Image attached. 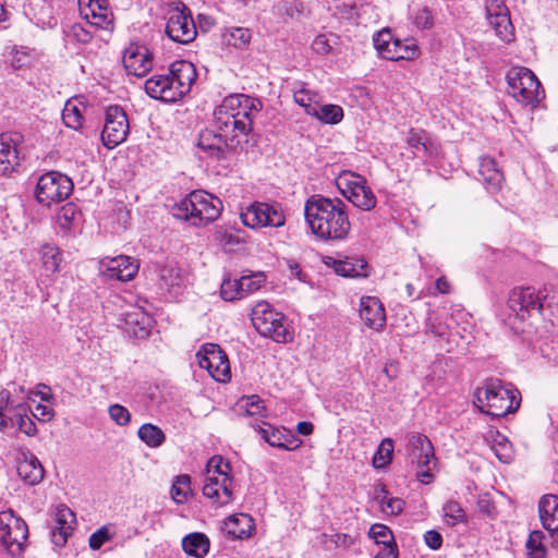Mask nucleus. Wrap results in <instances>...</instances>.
I'll return each mask as SVG.
<instances>
[{
  "instance_id": "f257e3e1",
  "label": "nucleus",
  "mask_w": 558,
  "mask_h": 558,
  "mask_svg": "<svg viewBox=\"0 0 558 558\" xmlns=\"http://www.w3.org/2000/svg\"><path fill=\"white\" fill-rule=\"evenodd\" d=\"M260 102L247 95L227 96L214 111L211 129L199 134L198 147L208 157L223 160L241 144L252 131L253 118L259 111Z\"/></svg>"
},
{
  "instance_id": "f03ea898",
  "label": "nucleus",
  "mask_w": 558,
  "mask_h": 558,
  "mask_svg": "<svg viewBox=\"0 0 558 558\" xmlns=\"http://www.w3.org/2000/svg\"><path fill=\"white\" fill-rule=\"evenodd\" d=\"M304 215L312 233L323 240H343L350 232L347 206L339 198L312 195L305 202Z\"/></svg>"
},
{
  "instance_id": "7ed1b4c3",
  "label": "nucleus",
  "mask_w": 558,
  "mask_h": 558,
  "mask_svg": "<svg viewBox=\"0 0 558 558\" xmlns=\"http://www.w3.org/2000/svg\"><path fill=\"white\" fill-rule=\"evenodd\" d=\"M195 65L187 60H177L167 74H157L145 82V92L154 99L175 102L191 92L196 81Z\"/></svg>"
},
{
  "instance_id": "20e7f679",
  "label": "nucleus",
  "mask_w": 558,
  "mask_h": 558,
  "mask_svg": "<svg viewBox=\"0 0 558 558\" xmlns=\"http://www.w3.org/2000/svg\"><path fill=\"white\" fill-rule=\"evenodd\" d=\"M520 392L510 383L499 378H488L474 392V405L493 417H504L520 407Z\"/></svg>"
},
{
  "instance_id": "39448f33",
  "label": "nucleus",
  "mask_w": 558,
  "mask_h": 558,
  "mask_svg": "<svg viewBox=\"0 0 558 558\" xmlns=\"http://www.w3.org/2000/svg\"><path fill=\"white\" fill-rule=\"evenodd\" d=\"M220 211V199L203 191L190 193L171 208L175 219L191 221L193 226L208 225L219 217Z\"/></svg>"
},
{
  "instance_id": "423d86ee",
  "label": "nucleus",
  "mask_w": 558,
  "mask_h": 558,
  "mask_svg": "<svg viewBox=\"0 0 558 558\" xmlns=\"http://www.w3.org/2000/svg\"><path fill=\"white\" fill-rule=\"evenodd\" d=\"M229 471V462L220 456L213 457L207 463L203 495L218 506L228 505L233 500V478Z\"/></svg>"
},
{
  "instance_id": "0eeeda50",
  "label": "nucleus",
  "mask_w": 558,
  "mask_h": 558,
  "mask_svg": "<svg viewBox=\"0 0 558 558\" xmlns=\"http://www.w3.org/2000/svg\"><path fill=\"white\" fill-rule=\"evenodd\" d=\"M251 320L256 331L278 343H288L293 340V332L289 329L286 316L275 311L267 302L257 303L251 312Z\"/></svg>"
},
{
  "instance_id": "6e6552de",
  "label": "nucleus",
  "mask_w": 558,
  "mask_h": 558,
  "mask_svg": "<svg viewBox=\"0 0 558 558\" xmlns=\"http://www.w3.org/2000/svg\"><path fill=\"white\" fill-rule=\"evenodd\" d=\"M508 93L518 102L536 108L545 98V92L536 75L527 68H513L507 74Z\"/></svg>"
},
{
  "instance_id": "1a4fd4ad",
  "label": "nucleus",
  "mask_w": 558,
  "mask_h": 558,
  "mask_svg": "<svg viewBox=\"0 0 558 558\" xmlns=\"http://www.w3.org/2000/svg\"><path fill=\"white\" fill-rule=\"evenodd\" d=\"M28 527L12 510L0 512V543L12 557H20L26 546Z\"/></svg>"
},
{
  "instance_id": "9d476101",
  "label": "nucleus",
  "mask_w": 558,
  "mask_h": 558,
  "mask_svg": "<svg viewBox=\"0 0 558 558\" xmlns=\"http://www.w3.org/2000/svg\"><path fill=\"white\" fill-rule=\"evenodd\" d=\"M73 181L59 171H49L39 177L35 190L36 199L46 206L68 198L73 191Z\"/></svg>"
},
{
  "instance_id": "9b49d317",
  "label": "nucleus",
  "mask_w": 558,
  "mask_h": 558,
  "mask_svg": "<svg viewBox=\"0 0 558 558\" xmlns=\"http://www.w3.org/2000/svg\"><path fill=\"white\" fill-rule=\"evenodd\" d=\"M166 34L174 43L186 45L197 36L191 10L179 2L168 10Z\"/></svg>"
},
{
  "instance_id": "f8f14e48",
  "label": "nucleus",
  "mask_w": 558,
  "mask_h": 558,
  "mask_svg": "<svg viewBox=\"0 0 558 558\" xmlns=\"http://www.w3.org/2000/svg\"><path fill=\"white\" fill-rule=\"evenodd\" d=\"M241 220L248 228H279L286 222V216L278 203L255 202L241 213Z\"/></svg>"
},
{
  "instance_id": "ddd939ff",
  "label": "nucleus",
  "mask_w": 558,
  "mask_h": 558,
  "mask_svg": "<svg viewBox=\"0 0 558 558\" xmlns=\"http://www.w3.org/2000/svg\"><path fill=\"white\" fill-rule=\"evenodd\" d=\"M546 296L532 287L514 288L508 298L509 308L521 320L532 316L534 313L542 314Z\"/></svg>"
},
{
  "instance_id": "4468645a",
  "label": "nucleus",
  "mask_w": 558,
  "mask_h": 558,
  "mask_svg": "<svg viewBox=\"0 0 558 558\" xmlns=\"http://www.w3.org/2000/svg\"><path fill=\"white\" fill-rule=\"evenodd\" d=\"M199 367L206 369L219 383L231 378L230 364L227 354L218 344L206 343L196 354Z\"/></svg>"
},
{
  "instance_id": "2eb2a0df",
  "label": "nucleus",
  "mask_w": 558,
  "mask_h": 558,
  "mask_svg": "<svg viewBox=\"0 0 558 558\" xmlns=\"http://www.w3.org/2000/svg\"><path fill=\"white\" fill-rule=\"evenodd\" d=\"M130 131L126 113L120 106H110L106 110L105 125L101 131L102 144L111 149L125 141Z\"/></svg>"
},
{
  "instance_id": "dca6fc26",
  "label": "nucleus",
  "mask_w": 558,
  "mask_h": 558,
  "mask_svg": "<svg viewBox=\"0 0 558 558\" xmlns=\"http://www.w3.org/2000/svg\"><path fill=\"white\" fill-rule=\"evenodd\" d=\"M138 268V262L126 255L105 257L100 260L101 274L106 280L130 281L135 277Z\"/></svg>"
},
{
  "instance_id": "f3484780",
  "label": "nucleus",
  "mask_w": 558,
  "mask_h": 558,
  "mask_svg": "<svg viewBox=\"0 0 558 558\" xmlns=\"http://www.w3.org/2000/svg\"><path fill=\"white\" fill-rule=\"evenodd\" d=\"M486 13L489 25L495 29L496 36L505 43L512 41L514 39V27L505 3L501 0L487 1Z\"/></svg>"
},
{
  "instance_id": "a211bd4d",
  "label": "nucleus",
  "mask_w": 558,
  "mask_h": 558,
  "mask_svg": "<svg viewBox=\"0 0 558 558\" xmlns=\"http://www.w3.org/2000/svg\"><path fill=\"white\" fill-rule=\"evenodd\" d=\"M153 53L144 45H131L123 53V65L129 74L145 76L153 69Z\"/></svg>"
},
{
  "instance_id": "6ab92c4d",
  "label": "nucleus",
  "mask_w": 558,
  "mask_h": 558,
  "mask_svg": "<svg viewBox=\"0 0 558 558\" xmlns=\"http://www.w3.org/2000/svg\"><path fill=\"white\" fill-rule=\"evenodd\" d=\"M351 177L353 180L348 181L347 189L342 191V194L357 208L373 209L377 201L371 187L366 185L365 179L354 173H351Z\"/></svg>"
},
{
  "instance_id": "aec40b11",
  "label": "nucleus",
  "mask_w": 558,
  "mask_h": 558,
  "mask_svg": "<svg viewBox=\"0 0 558 558\" xmlns=\"http://www.w3.org/2000/svg\"><path fill=\"white\" fill-rule=\"evenodd\" d=\"M407 451L412 464L417 466L435 464L434 447L425 435L412 434L409 438Z\"/></svg>"
},
{
  "instance_id": "412c9836",
  "label": "nucleus",
  "mask_w": 558,
  "mask_h": 558,
  "mask_svg": "<svg viewBox=\"0 0 558 558\" xmlns=\"http://www.w3.org/2000/svg\"><path fill=\"white\" fill-rule=\"evenodd\" d=\"M56 525L51 532V541L56 546L65 545L76 524L75 513L66 506L61 505L56 510Z\"/></svg>"
},
{
  "instance_id": "4be33fe9",
  "label": "nucleus",
  "mask_w": 558,
  "mask_h": 558,
  "mask_svg": "<svg viewBox=\"0 0 558 558\" xmlns=\"http://www.w3.org/2000/svg\"><path fill=\"white\" fill-rule=\"evenodd\" d=\"M257 430L263 439L271 447L293 450L301 444V441L298 438H294L288 429L278 428L265 422H263L262 425H258Z\"/></svg>"
},
{
  "instance_id": "5701e85b",
  "label": "nucleus",
  "mask_w": 558,
  "mask_h": 558,
  "mask_svg": "<svg viewBox=\"0 0 558 558\" xmlns=\"http://www.w3.org/2000/svg\"><path fill=\"white\" fill-rule=\"evenodd\" d=\"M360 317L364 324L375 330H380L386 324L385 308L375 296L361 299Z\"/></svg>"
},
{
  "instance_id": "b1692460",
  "label": "nucleus",
  "mask_w": 558,
  "mask_h": 558,
  "mask_svg": "<svg viewBox=\"0 0 558 558\" xmlns=\"http://www.w3.org/2000/svg\"><path fill=\"white\" fill-rule=\"evenodd\" d=\"M538 514L545 530L551 534L558 532V496L544 495L538 502Z\"/></svg>"
},
{
  "instance_id": "393cba45",
  "label": "nucleus",
  "mask_w": 558,
  "mask_h": 558,
  "mask_svg": "<svg viewBox=\"0 0 558 558\" xmlns=\"http://www.w3.org/2000/svg\"><path fill=\"white\" fill-rule=\"evenodd\" d=\"M17 474L28 485H37L44 478L45 470L40 461L33 453L24 454L19 461Z\"/></svg>"
},
{
  "instance_id": "a878e982",
  "label": "nucleus",
  "mask_w": 558,
  "mask_h": 558,
  "mask_svg": "<svg viewBox=\"0 0 558 558\" xmlns=\"http://www.w3.org/2000/svg\"><path fill=\"white\" fill-rule=\"evenodd\" d=\"M80 13L90 25L105 28L110 24V13L106 7L99 3V0H80Z\"/></svg>"
},
{
  "instance_id": "bb28decb",
  "label": "nucleus",
  "mask_w": 558,
  "mask_h": 558,
  "mask_svg": "<svg viewBox=\"0 0 558 558\" xmlns=\"http://www.w3.org/2000/svg\"><path fill=\"white\" fill-rule=\"evenodd\" d=\"M225 534L232 538H246L254 530V523L248 514L240 513L227 518L221 526Z\"/></svg>"
},
{
  "instance_id": "cd10ccee",
  "label": "nucleus",
  "mask_w": 558,
  "mask_h": 558,
  "mask_svg": "<svg viewBox=\"0 0 558 558\" xmlns=\"http://www.w3.org/2000/svg\"><path fill=\"white\" fill-rule=\"evenodd\" d=\"M19 165L16 141L9 134H0V175H5Z\"/></svg>"
},
{
  "instance_id": "c85d7f7f",
  "label": "nucleus",
  "mask_w": 558,
  "mask_h": 558,
  "mask_svg": "<svg viewBox=\"0 0 558 558\" xmlns=\"http://www.w3.org/2000/svg\"><path fill=\"white\" fill-rule=\"evenodd\" d=\"M478 173L488 191L496 192L501 187L504 175L493 158L485 156L480 159Z\"/></svg>"
},
{
  "instance_id": "c756f323",
  "label": "nucleus",
  "mask_w": 558,
  "mask_h": 558,
  "mask_svg": "<svg viewBox=\"0 0 558 558\" xmlns=\"http://www.w3.org/2000/svg\"><path fill=\"white\" fill-rule=\"evenodd\" d=\"M407 144L414 149V154L434 157L438 155V145L435 144L424 130L411 129L407 136Z\"/></svg>"
},
{
  "instance_id": "7c9ffc66",
  "label": "nucleus",
  "mask_w": 558,
  "mask_h": 558,
  "mask_svg": "<svg viewBox=\"0 0 558 558\" xmlns=\"http://www.w3.org/2000/svg\"><path fill=\"white\" fill-rule=\"evenodd\" d=\"M368 265L362 258H347L333 260V270L337 275L347 278H366Z\"/></svg>"
},
{
  "instance_id": "2f4dec72",
  "label": "nucleus",
  "mask_w": 558,
  "mask_h": 558,
  "mask_svg": "<svg viewBox=\"0 0 558 558\" xmlns=\"http://www.w3.org/2000/svg\"><path fill=\"white\" fill-rule=\"evenodd\" d=\"M388 60H413L418 54V46L413 38L401 40L395 38L391 44V50H388Z\"/></svg>"
},
{
  "instance_id": "473e14b6",
  "label": "nucleus",
  "mask_w": 558,
  "mask_h": 558,
  "mask_svg": "<svg viewBox=\"0 0 558 558\" xmlns=\"http://www.w3.org/2000/svg\"><path fill=\"white\" fill-rule=\"evenodd\" d=\"M209 539L204 533L194 532L183 537L182 547L189 555L196 558L204 557L209 550Z\"/></svg>"
},
{
  "instance_id": "72a5a7b5",
  "label": "nucleus",
  "mask_w": 558,
  "mask_h": 558,
  "mask_svg": "<svg viewBox=\"0 0 558 558\" xmlns=\"http://www.w3.org/2000/svg\"><path fill=\"white\" fill-rule=\"evenodd\" d=\"M82 220L83 214L74 203H66L57 214V222L64 231L75 229L81 225Z\"/></svg>"
},
{
  "instance_id": "f704fd0d",
  "label": "nucleus",
  "mask_w": 558,
  "mask_h": 558,
  "mask_svg": "<svg viewBox=\"0 0 558 558\" xmlns=\"http://www.w3.org/2000/svg\"><path fill=\"white\" fill-rule=\"evenodd\" d=\"M311 110L312 117L324 124H338L343 119V109L338 105L318 102Z\"/></svg>"
},
{
  "instance_id": "c9c22d12",
  "label": "nucleus",
  "mask_w": 558,
  "mask_h": 558,
  "mask_svg": "<svg viewBox=\"0 0 558 558\" xmlns=\"http://www.w3.org/2000/svg\"><path fill=\"white\" fill-rule=\"evenodd\" d=\"M151 317L141 308H135L125 314L126 325L137 327L138 329V331L134 330L136 337L147 336L151 328Z\"/></svg>"
},
{
  "instance_id": "e433bc0d",
  "label": "nucleus",
  "mask_w": 558,
  "mask_h": 558,
  "mask_svg": "<svg viewBox=\"0 0 558 558\" xmlns=\"http://www.w3.org/2000/svg\"><path fill=\"white\" fill-rule=\"evenodd\" d=\"M138 438L150 448H158L166 441L163 430L151 423L143 424L137 430Z\"/></svg>"
},
{
  "instance_id": "4c0bfd02",
  "label": "nucleus",
  "mask_w": 558,
  "mask_h": 558,
  "mask_svg": "<svg viewBox=\"0 0 558 558\" xmlns=\"http://www.w3.org/2000/svg\"><path fill=\"white\" fill-rule=\"evenodd\" d=\"M43 267L47 274H54L60 270L62 262L61 251L49 243H46L40 248Z\"/></svg>"
},
{
  "instance_id": "58836bf2",
  "label": "nucleus",
  "mask_w": 558,
  "mask_h": 558,
  "mask_svg": "<svg viewBox=\"0 0 558 558\" xmlns=\"http://www.w3.org/2000/svg\"><path fill=\"white\" fill-rule=\"evenodd\" d=\"M222 38L228 46L243 48L251 40V32L245 27H230L223 32Z\"/></svg>"
},
{
  "instance_id": "ea45409f",
  "label": "nucleus",
  "mask_w": 558,
  "mask_h": 558,
  "mask_svg": "<svg viewBox=\"0 0 558 558\" xmlns=\"http://www.w3.org/2000/svg\"><path fill=\"white\" fill-rule=\"evenodd\" d=\"M62 120L68 128L81 129L84 118L80 105L74 100H68L62 111Z\"/></svg>"
},
{
  "instance_id": "a19ab883",
  "label": "nucleus",
  "mask_w": 558,
  "mask_h": 558,
  "mask_svg": "<svg viewBox=\"0 0 558 558\" xmlns=\"http://www.w3.org/2000/svg\"><path fill=\"white\" fill-rule=\"evenodd\" d=\"M544 538L545 534L539 530H535L530 533L525 543L529 558H546L547 550L543 543Z\"/></svg>"
},
{
  "instance_id": "79ce46f5",
  "label": "nucleus",
  "mask_w": 558,
  "mask_h": 558,
  "mask_svg": "<svg viewBox=\"0 0 558 558\" xmlns=\"http://www.w3.org/2000/svg\"><path fill=\"white\" fill-rule=\"evenodd\" d=\"M191 477L186 474L175 476L171 486V498L177 504H183L187 500L191 493Z\"/></svg>"
},
{
  "instance_id": "37998d69",
  "label": "nucleus",
  "mask_w": 558,
  "mask_h": 558,
  "mask_svg": "<svg viewBox=\"0 0 558 558\" xmlns=\"http://www.w3.org/2000/svg\"><path fill=\"white\" fill-rule=\"evenodd\" d=\"M393 448V441L390 438H385L380 442L376 453L373 457V464L376 469L384 468L391 462Z\"/></svg>"
},
{
  "instance_id": "c03bdc74",
  "label": "nucleus",
  "mask_w": 558,
  "mask_h": 558,
  "mask_svg": "<svg viewBox=\"0 0 558 558\" xmlns=\"http://www.w3.org/2000/svg\"><path fill=\"white\" fill-rule=\"evenodd\" d=\"M493 450L502 463H510L513 459L512 444L504 435L498 434L493 444Z\"/></svg>"
},
{
  "instance_id": "a18cd8bd",
  "label": "nucleus",
  "mask_w": 558,
  "mask_h": 558,
  "mask_svg": "<svg viewBox=\"0 0 558 558\" xmlns=\"http://www.w3.org/2000/svg\"><path fill=\"white\" fill-rule=\"evenodd\" d=\"M446 522L449 525H456L465 521V512L459 502L449 500L442 507Z\"/></svg>"
},
{
  "instance_id": "49530a36",
  "label": "nucleus",
  "mask_w": 558,
  "mask_h": 558,
  "mask_svg": "<svg viewBox=\"0 0 558 558\" xmlns=\"http://www.w3.org/2000/svg\"><path fill=\"white\" fill-rule=\"evenodd\" d=\"M220 295L225 301L244 298V292L240 290V279L225 278L220 286Z\"/></svg>"
},
{
  "instance_id": "de8ad7c7",
  "label": "nucleus",
  "mask_w": 558,
  "mask_h": 558,
  "mask_svg": "<svg viewBox=\"0 0 558 558\" xmlns=\"http://www.w3.org/2000/svg\"><path fill=\"white\" fill-rule=\"evenodd\" d=\"M239 279L240 290L244 292L245 298L247 294L260 289L266 280V277L263 272H256L247 276L244 275Z\"/></svg>"
},
{
  "instance_id": "09e8293b",
  "label": "nucleus",
  "mask_w": 558,
  "mask_h": 558,
  "mask_svg": "<svg viewBox=\"0 0 558 558\" xmlns=\"http://www.w3.org/2000/svg\"><path fill=\"white\" fill-rule=\"evenodd\" d=\"M393 36L390 32V29H383L378 32L374 38V47L377 50V52L380 54V57L388 60V50H391V44L393 43Z\"/></svg>"
},
{
  "instance_id": "8fccbe9b",
  "label": "nucleus",
  "mask_w": 558,
  "mask_h": 558,
  "mask_svg": "<svg viewBox=\"0 0 558 558\" xmlns=\"http://www.w3.org/2000/svg\"><path fill=\"white\" fill-rule=\"evenodd\" d=\"M369 537L375 539L377 544L389 545L395 543L393 534L390 529L380 523H375L371 526L368 532Z\"/></svg>"
},
{
  "instance_id": "3c124183",
  "label": "nucleus",
  "mask_w": 558,
  "mask_h": 558,
  "mask_svg": "<svg viewBox=\"0 0 558 558\" xmlns=\"http://www.w3.org/2000/svg\"><path fill=\"white\" fill-rule=\"evenodd\" d=\"M10 424L17 425L19 429L28 436H33L37 432V427L35 423L26 415L21 412H14L12 416L9 417Z\"/></svg>"
},
{
  "instance_id": "603ef678",
  "label": "nucleus",
  "mask_w": 558,
  "mask_h": 558,
  "mask_svg": "<svg viewBox=\"0 0 558 558\" xmlns=\"http://www.w3.org/2000/svg\"><path fill=\"white\" fill-rule=\"evenodd\" d=\"M160 280L168 289L179 287L182 283L180 269L172 266H165L160 269Z\"/></svg>"
},
{
  "instance_id": "864d4df0",
  "label": "nucleus",
  "mask_w": 558,
  "mask_h": 558,
  "mask_svg": "<svg viewBox=\"0 0 558 558\" xmlns=\"http://www.w3.org/2000/svg\"><path fill=\"white\" fill-rule=\"evenodd\" d=\"M413 24L420 29H429L434 25V19L428 8L417 9L412 14Z\"/></svg>"
},
{
  "instance_id": "5fc2aeb1",
  "label": "nucleus",
  "mask_w": 558,
  "mask_h": 558,
  "mask_svg": "<svg viewBox=\"0 0 558 558\" xmlns=\"http://www.w3.org/2000/svg\"><path fill=\"white\" fill-rule=\"evenodd\" d=\"M110 418L119 426H126L131 422L130 411L121 404H112L108 409Z\"/></svg>"
},
{
  "instance_id": "6e6d98bb",
  "label": "nucleus",
  "mask_w": 558,
  "mask_h": 558,
  "mask_svg": "<svg viewBox=\"0 0 558 558\" xmlns=\"http://www.w3.org/2000/svg\"><path fill=\"white\" fill-rule=\"evenodd\" d=\"M315 94H312L310 90L301 89L294 93L295 102L303 107L305 112L312 117V108L316 107L319 101L315 100Z\"/></svg>"
},
{
  "instance_id": "4d7b16f0",
  "label": "nucleus",
  "mask_w": 558,
  "mask_h": 558,
  "mask_svg": "<svg viewBox=\"0 0 558 558\" xmlns=\"http://www.w3.org/2000/svg\"><path fill=\"white\" fill-rule=\"evenodd\" d=\"M331 38H335L332 34L329 36L325 34L316 36L312 43V49L322 56L330 53L335 44V40H331Z\"/></svg>"
},
{
  "instance_id": "13d9d810",
  "label": "nucleus",
  "mask_w": 558,
  "mask_h": 558,
  "mask_svg": "<svg viewBox=\"0 0 558 558\" xmlns=\"http://www.w3.org/2000/svg\"><path fill=\"white\" fill-rule=\"evenodd\" d=\"M112 538L108 526H101L89 536V547L94 550L99 549L106 542Z\"/></svg>"
},
{
  "instance_id": "bf43d9fd",
  "label": "nucleus",
  "mask_w": 558,
  "mask_h": 558,
  "mask_svg": "<svg viewBox=\"0 0 558 558\" xmlns=\"http://www.w3.org/2000/svg\"><path fill=\"white\" fill-rule=\"evenodd\" d=\"M305 4L299 0L286 1L281 7L282 13L291 19H299L305 13Z\"/></svg>"
},
{
  "instance_id": "052dcab7",
  "label": "nucleus",
  "mask_w": 558,
  "mask_h": 558,
  "mask_svg": "<svg viewBox=\"0 0 558 558\" xmlns=\"http://www.w3.org/2000/svg\"><path fill=\"white\" fill-rule=\"evenodd\" d=\"M245 411L247 415H258L262 414L265 411L264 401L256 395L246 397L245 399Z\"/></svg>"
},
{
  "instance_id": "680f3d73",
  "label": "nucleus",
  "mask_w": 558,
  "mask_h": 558,
  "mask_svg": "<svg viewBox=\"0 0 558 558\" xmlns=\"http://www.w3.org/2000/svg\"><path fill=\"white\" fill-rule=\"evenodd\" d=\"M383 510L391 515H398L403 511L404 501L400 498H388L387 501L381 500Z\"/></svg>"
},
{
  "instance_id": "e2e57ef3",
  "label": "nucleus",
  "mask_w": 558,
  "mask_h": 558,
  "mask_svg": "<svg viewBox=\"0 0 558 558\" xmlns=\"http://www.w3.org/2000/svg\"><path fill=\"white\" fill-rule=\"evenodd\" d=\"M215 239L225 247H230V245L238 243V240L230 232V230L223 227H218L216 229Z\"/></svg>"
},
{
  "instance_id": "0e129e2a",
  "label": "nucleus",
  "mask_w": 558,
  "mask_h": 558,
  "mask_svg": "<svg viewBox=\"0 0 558 558\" xmlns=\"http://www.w3.org/2000/svg\"><path fill=\"white\" fill-rule=\"evenodd\" d=\"M70 35L73 36L78 43L87 44L93 39V35L82 24H74L71 26Z\"/></svg>"
},
{
  "instance_id": "69168bd1",
  "label": "nucleus",
  "mask_w": 558,
  "mask_h": 558,
  "mask_svg": "<svg viewBox=\"0 0 558 558\" xmlns=\"http://www.w3.org/2000/svg\"><path fill=\"white\" fill-rule=\"evenodd\" d=\"M426 332L432 333L435 337L444 338L448 333V327L437 320L428 319L426 322Z\"/></svg>"
},
{
  "instance_id": "338daca9",
  "label": "nucleus",
  "mask_w": 558,
  "mask_h": 558,
  "mask_svg": "<svg viewBox=\"0 0 558 558\" xmlns=\"http://www.w3.org/2000/svg\"><path fill=\"white\" fill-rule=\"evenodd\" d=\"M426 545L433 549H439L442 545V536L435 530H429L424 534Z\"/></svg>"
},
{
  "instance_id": "774afa93",
  "label": "nucleus",
  "mask_w": 558,
  "mask_h": 558,
  "mask_svg": "<svg viewBox=\"0 0 558 558\" xmlns=\"http://www.w3.org/2000/svg\"><path fill=\"white\" fill-rule=\"evenodd\" d=\"M9 398H10L9 391L3 390L0 392V427L2 429L7 428L9 426V422L5 418V414H4V411L8 408Z\"/></svg>"
}]
</instances>
